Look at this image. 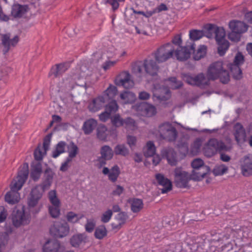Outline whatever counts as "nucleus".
<instances>
[{
	"label": "nucleus",
	"mask_w": 252,
	"mask_h": 252,
	"mask_svg": "<svg viewBox=\"0 0 252 252\" xmlns=\"http://www.w3.org/2000/svg\"><path fill=\"white\" fill-rule=\"evenodd\" d=\"M29 175V165L27 163L23 164L18 171L17 177L10 185V190L5 195V200L9 204H14L20 199L18 191L21 189L27 180Z\"/></svg>",
	"instance_id": "nucleus-1"
},
{
	"label": "nucleus",
	"mask_w": 252,
	"mask_h": 252,
	"mask_svg": "<svg viewBox=\"0 0 252 252\" xmlns=\"http://www.w3.org/2000/svg\"><path fill=\"white\" fill-rule=\"evenodd\" d=\"M207 77L209 80H215L219 79L223 84L229 81L228 71L223 68L222 62L218 61L212 63L208 68Z\"/></svg>",
	"instance_id": "nucleus-2"
},
{
	"label": "nucleus",
	"mask_w": 252,
	"mask_h": 252,
	"mask_svg": "<svg viewBox=\"0 0 252 252\" xmlns=\"http://www.w3.org/2000/svg\"><path fill=\"white\" fill-rule=\"evenodd\" d=\"M158 66L154 60L147 58L143 62H137L135 63L132 67V73L138 77L142 74L143 69L145 72L150 75L154 76L157 74Z\"/></svg>",
	"instance_id": "nucleus-3"
},
{
	"label": "nucleus",
	"mask_w": 252,
	"mask_h": 252,
	"mask_svg": "<svg viewBox=\"0 0 252 252\" xmlns=\"http://www.w3.org/2000/svg\"><path fill=\"white\" fill-rule=\"evenodd\" d=\"M208 30L211 32L215 33L216 40L218 44V53L220 56H223L228 49L229 46V42L225 40V32L224 29L222 27H218L214 25H209Z\"/></svg>",
	"instance_id": "nucleus-4"
},
{
	"label": "nucleus",
	"mask_w": 252,
	"mask_h": 252,
	"mask_svg": "<svg viewBox=\"0 0 252 252\" xmlns=\"http://www.w3.org/2000/svg\"><path fill=\"white\" fill-rule=\"evenodd\" d=\"M44 191L39 186L33 188L28 200V208L30 212L32 214L38 213L42 207L38 205V201L42 197Z\"/></svg>",
	"instance_id": "nucleus-5"
},
{
	"label": "nucleus",
	"mask_w": 252,
	"mask_h": 252,
	"mask_svg": "<svg viewBox=\"0 0 252 252\" xmlns=\"http://www.w3.org/2000/svg\"><path fill=\"white\" fill-rule=\"evenodd\" d=\"M174 45L168 42L158 48L153 55L158 62L163 63L172 58L174 55Z\"/></svg>",
	"instance_id": "nucleus-6"
},
{
	"label": "nucleus",
	"mask_w": 252,
	"mask_h": 252,
	"mask_svg": "<svg viewBox=\"0 0 252 252\" xmlns=\"http://www.w3.org/2000/svg\"><path fill=\"white\" fill-rule=\"evenodd\" d=\"M229 148L221 141L216 138L210 139L205 145L204 153L206 156L211 157L217 152L228 151Z\"/></svg>",
	"instance_id": "nucleus-7"
},
{
	"label": "nucleus",
	"mask_w": 252,
	"mask_h": 252,
	"mask_svg": "<svg viewBox=\"0 0 252 252\" xmlns=\"http://www.w3.org/2000/svg\"><path fill=\"white\" fill-rule=\"evenodd\" d=\"M191 166L193 168L192 179L194 181L203 179L209 170V167L205 165L200 158L194 159L191 162Z\"/></svg>",
	"instance_id": "nucleus-8"
},
{
	"label": "nucleus",
	"mask_w": 252,
	"mask_h": 252,
	"mask_svg": "<svg viewBox=\"0 0 252 252\" xmlns=\"http://www.w3.org/2000/svg\"><path fill=\"white\" fill-rule=\"evenodd\" d=\"M174 182L176 186L180 188H186L189 187V182L192 179L190 175L181 167H177L174 171Z\"/></svg>",
	"instance_id": "nucleus-9"
},
{
	"label": "nucleus",
	"mask_w": 252,
	"mask_h": 252,
	"mask_svg": "<svg viewBox=\"0 0 252 252\" xmlns=\"http://www.w3.org/2000/svg\"><path fill=\"white\" fill-rule=\"evenodd\" d=\"M159 136L168 141H174L177 137V131L174 126L168 122L161 124L158 127Z\"/></svg>",
	"instance_id": "nucleus-10"
},
{
	"label": "nucleus",
	"mask_w": 252,
	"mask_h": 252,
	"mask_svg": "<svg viewBox=\"0 0 252 252\" xmlns=\"http://www.w3.org/2000/svg\"><path fill=\"white\" fill-rule=\"evenodd\" d=\"M132 110L137 115L150 117L157 113L156 107L149 103L141 102L137 103L132 107Z\"/></svg>",
	"instance_id": "nucleus-11"
},
{
	"label": "nucleus",
	"mask_w": 252,
	"mask_h": 252,
	"mask_svg": "<svg viewBox=\"0 0 252 252\" xmlns=\"http://www.w3.org/2000/svg\"><path fill=\"white\" fill-rule=\"evenodd\" d=\"M30 215L26 213L24 207H22L21 210H14L12 215V220L13 225L16 227L21 225L28 224L30 221Z\"/></svg>",
	"instance_id": "nucleus-12"
},
{
	"label": "nucleus",
	"mask_w": 252,
	"mask_h": 252,
	"mask_svg": "<svg viewBox=\"0 0 252 252\" xmlns=\"http://www.w3.org/2000/svg\"><path fill=\"white\" fill-rule=\"evenodd\" d=\"M87 69L86 66L84 65L80 67L79 70L77 68V72L73 74L71 77H68L65 80H63L61 85V88L68 90L72 89L74 87L76 81L84 76V75L81 73L80 71L84 72Z\"/></svg>",
	"instance_id": "nucleus-13"
},
{
	"label": "nucleus",
	"mask_w": 252,
	"mask_h": 252,
	"mask_svg": "<svg viewBox=\"0 0 252 252\" xmlns=\"http://www.w3.org/2000/svg\"><path fill=\"white\" fill-rule=\"evenodd\" d=\"M50 231L54 236L62 238L68 234L69 225L66 222H57L50 228Z\"/></svg>",
	"instance_id": "nucleus-14"
},
{
	"label": "nucleus",
	"mask_w": 252,
	"mask_h": 252,
	"mask_svg": "<svg viewBox=\"0 0 252 252\" xmlns=\"http://www.w3.org/2000/svg\"><path fill=\"white\" fill-rule=\"evenodd\" d=\"M30 10V8L28 4L14 3L11 7V15L14 18H25Z\"/></svg>",
	"instance_id": "nucleus-15"
},
{
	"label": "nucleus",
	"mask_w": 252,
	"mask_h": 252,
	"mask_svg": "<svg viewBox=\"0 0 252 252\" xmlns=\"http://www.w3.org/2000/svg\"><path fill=\"white\" fill-rule=\"evenodd\" d=\"M117 86H121L125 88H130L134 86L133 81L131 79L130 74L127 71H123L117 76L115 80Z\"/></svg>",
	"instance_id": "nucleus-16"
},
{
	"label": "nucleus",
	"mask_w": 252,
	"mask_h": 252,
	"mask_svg": "<svg viewBox=\"0 0 252 252\" xmlns=\"http://www.w3.org/2000/svg\"><path fill=\"white\" fill-rule=\"evenodd\" d=\"M195 47L193 45L190 46L180 47L175 49L174 54L177 59L180 61H185L190 58L191 53L194 51Z\"/></svg>",
	"instance_id": "nucleus-17"
},
{
	"label": "nucleus",
	"mask_w": 252,
	"mask_h": 252,
	"mask_svg": "<svg viewBox=\"0 0 252 252\" xmlns=\"http://www.w3.org/2000/svg\"><path fill=\"white\" fill-rule=\"evenodd\" d=\"M106 101L104 96L99 95L89 102L88 108L91 112H97L104 106Z\"/></svg>",
	"instance_id": "nucleus-18"
},
{
	"label": "nucleus",
	"mask_w": 252,
	"mask_h": 252,
	"mask_svg": "<svg viewBox=\"0 0 252 252\" xmlns=\"http://www.w3.org/2000/svg\"><path fill=\"white\" fill-rule=\"evenodd\" d=\"M89 242V237L85 233L75 234L70 240L71 246L76 248H83Z\"/></svg>",
	"instance_id": "nucleus-19"
},
{
	"label": "nucleus",
	"mask_w": 252,
	"mask_h": 252,
	"mask_svg": "<svg viewBox=\"0 0 252 252\" xmlns=\"http://www.w3.org/2000/svg\"><path fill=\"white\" fill-rule=\"evenodd\" d=\"M170 97L169 90L165 87L158 88L156 86L153 90V99L157 98L159 101H162L168 99Z\"/></svg>",
	"instance_id": "nucleus-20"
},
{
	"label": "nucleus",
	"mask_w": 252,
	"mask_h": 252,
	"mask_svg": "<svg viewBox=\"0 0 252 252\" xmlns=\"http://www.w3.org/2000/svg\"><path fill=\"white\" fill-rule=\"evenodd\" d=\"M54 175L55 173L53 170L50 168H47L44 172V180L42 184L37 186H39L44 191L49 189L52 184Z\"/></svg>",
	"instance_id": "nucleus-21"
},
{
	"label": "nucleus",
	"mask_w": 252,
	"mask_h": 252,
	"mask_svg": "<svg viewBox=\"0 0 252 252\" xmlns=\"http://www.w3.org/2000/svg\"><path fill=\"white\" fill-rule=\"evenodd\" d=\"M155 177L158 184L163 187V188L161 189L162 193H167L172 189V185L171 181L165 178L163 174L160 173L157 174Z\"/></svg>",
	"instance_id": "nucleus-22"
},
{
	"label": "nucleus",
	"mask_w": 252,
	"mask_h": 252,
	"mask_svg": "<svg viewBox=\"0 0 252 252\" xmlns=\"http://www.w3.org/2000/svg\"><path fill=\"white\" fill-rule=\"evenodd\" d=\"M234 136L238 143H242L246 140V133L243 126L239 123H236L234 126Z\"/></svg>",
	"instance_id": "nucleus-23"
},
{
	"label": "nucleus",
	"mask_w": 252,
	"mask_h": 252,
	"mask_svg": "<svg viewBox=\"0 0 252 252\" xmlns=\"http://www.w3.org/2000/svg\"><path fill=\"white\" fill-rule=\"evenodd\" d=\"M102 173L104 175H107L109 179L112 182H115L118 179L120 175V171L119 166L117 165L113 166L110 169L106 167H104L102 170Z\"/></svg>",
	"instance_id": "nucleus-24"
},
{
	"label": "nucleus",
	"mask_w": 252,
	"mask_h": 252,
	"mask_svg": "<svg viewBox=\"0 0 252 252\" xmlns=\"http://www.w3.org/2000/svg\"><path fill=\"white\" fill-rule=\"evenodd\" d=\"M242 173L245 176L252 175V160L247 157H244L241 161Z\"/></svg>",
	"instance_id": "nucleus-25"
},
{
	"label": "nucleus",
	"mask_w": 252,
	"mask_h": 252,
	"mask_svg": "<svg viewBox=\"0 0 252 252\" xmlns=\"http://www.w3.org/2000/svg\"><path fill=\"white\" fill-rule=\"evenodd\" d=\"M229 27L232 31L240 34L246 32L248 30V26L243 22L233 20L229 22Z\"/></svg>",
	"instance_id": "nucleus-26"
},
{
	"label": "nucleus",
	"mask_w": 252,
	"mask_h": 252,
	"mask_svg": "<svg viewBox=\"0 0 252 252\" xmlns=\"http://www.w3.org/2000/svg\"><path fill=\"white\" fill-rule=\"evenodd\" d=\"M162 157L165 158L169 164L172 166L176 165L177 163L176 154L172 148H166L161 152Z\"/></svg>",
	"instance_id": "nucleus-27"
},
{
	"label": "nucleus",
	"mask_w": 252,
	"mask_h": 252,
	"mask_svg": "<svg viewBox=\"0 0 252 252\" xmlns=\"http://www.w3.org/2000/svg\"><path fill=\"white\" fill-rule=\"evenodd\" d=\"M61 248L59 242L56 240H49L43 247L44 252H59Z\"/></svg>",
	"instance_id": "nucleus-28"
},
{
	"label": "nucleus",
	"mask_w": 252,
	"mask_h": 252,
	"mask_svg": "<svg viewBox=\"0 0 252 252\" xmlns=\"http://www.w3.org/2000/svg\"><path fill=\"white\" fill-rule=\"evenodd\" d=\"M127 202L130 204L131 210L133 213L139 212L144 206L143 201L140 199L131 198H129Z\"/></svg>",
	"instance_id": "nucleus-29"
},
{
	"label": "nucleus",
	"mask_w": 252,
	"mask_h": 252,
	"mask_svg": "<svg viewBox=\"0 0 252 252\" xmlns=\"http://www.w3.org/2000/svg\"><path fill=\"white\" fill-rule=\"evenodd\" d=\"M69 67L68 63H63L57 64L51 69L49 74V76L53 75L54 77H57L62 73L65 72Z\"/></svg>",
	"instance_id": "nucleus-30"
},
{
	"label": "nucleus",
	"mask_w": 252,
	"mask_h": 252,
	"mask_svg": "<svg viewBox=\"0 0 252 252\" xmlns=\"http://www.w3.org/2000/svg\"><path fill=\"white\" fill-rule=\"evenodd\" d=\"M42 171V165L40 163H33L31 166V177L33 180L37 181L40 177Z\"/></svg>",
	"instance_id": "nucleus-31"
},
{
	"label": "nucleus",
	"mask_w": 252,
	"mask_h": 252,
	"mask_svg": "<svg viewBox=\"0 0 252 252\" xmlns=\"http://www.w3.org/2000/svg\"><path fill=\"white\" fill-rule=\"evenodd\" d=\"M19 41V37L15 36L12 39H10L9 34H3L2 36V43L4 47L7 48V51L9 49L10 46H15Z\"/></svg>",
	"instance_id": "nucleus-32"
},
{
	"label": "nucleus",
	"mask_w": 252,
	"mask_h": 252,
	"mask_svg": "<svg viewBox=\"0 0 252 252\" xmlns=\"http://www.w3.org/2000/svg\"><path fill=\"white\" fill-rule=\"evenodd\" d=\"M97 124V121L94 119H90L85 121L83 126V130L85 134H89L91 133L95 128Z\"/></svg>",
	"instance_id": "nucleus-33"
},
{
	"label": "nucleus",
	"mask_w": 252,
	"mask_h": 252,
	"mask_svg": "<svg viewBox=\"0 0 252 252\" xmlns=\"http://www.w3.org/2000/svg\"><path fill=\"white\" fill-rule=\"evenodd\" d=\"M120 98L124 103H131L136 99V95L132 92L126 91L120 94Z\"/></svg>",
	"instance_id": "nucleus-34"
},
{
	"label": "nucleus",
	"mask_w": 252,
	"mask_h": 252,
	"mask_svg": "<svg viewBox=\"0 0 252 252\" xmlns=\"http://www.w3.org/2000/svg\"><path fill=\"white\" fill-rule=\"evenodd\" d=\"M100 153L101 157L102 158H104L105 160L111 159L113 156V151L112 148L107 145L102 147Z\"/></svg>",
	"instance_id": "nucleus-35"
},
{
	"label": "nucleus",
	"mask_w": 252,
	"mask_h": 252,
	"mask_svg": "<svg viewBox=\"0 0 252 252\" xmlns=\"http://www.w3.org/2000/svg\"><path fill=\"white\" fill-rule=\"evenodd\" d=\"M84 217L83 214L78 215L75 213L70 211L66 215V219L67 220L72 223H76L79 221V220Z\"/></svg>",
	"instance_id": "nucleus-36"
},
{
	"label": "nucleus",
	"mask_w": 252,
	"mask_h": 252,
	"mask_svg": "<svg viewBox=\"0 0 252 252\" xmlns=\"http://www.w3.org/2000/svg\"><path fill=\"white\" fill-rule=\"evenodd\" d=\"M117 87L114 85H110L109 87L104 92L102 95L106 98V100L113 98L117 93Z\"/></svg>",
	"instance_id": "nucleus-37"
},
{
	"label": "nucleus",
	"mask_w": 252,
	"mask_h": 252,
	"mask_svg": "<svg viewBox=\"0 0 252 252\" xmlns=\"http://www.w3.org/2000/svg\"><path fill=\"white\" fill-rule=\"evenodd\" d=\"M109 133V130L104 125H100L97 127V137L101 140H106Z\"/></svg>",
	"instance_id": "nucleus-38"
},
{
	"label": "nucleus",
	"mask_w": 252,
	"mask_h": 252,
	"mask_svg": "<svg viewBox=\"0 0 252 252\" xmlns=\"http://www.w3.org/2000/svg\"><path fill=\"white\" fill-rule=\"evenodd\" d=\"M67 151L68 153V158L72 159L73 158H75L77 155L79 150L78 148L73 142H71L67 146Z\"/></svg>",
	"instance_id": "nucleus-39"
},
{
	"label": "nucleus",
	"mask_w": 252,
	"mask_h": 252,
	"mask_svg": "<svg viewBox=\"0 0 252 252\" xmlns=\"http://www.w3.org/2000/svg\"><path fill=\"white\" fill-rule=\"evenodd\" d=\"M66 143L63 141L59 142L56 145V149L52 152V157L56 158L61 154L65 152V147Z\"/></svg>",
	"instance_id": "nucleus-40"
},
{
	"label": "nucleus",
	"mask_w": 252,
	"mask_h": 252,
	"mask_svg": "<svg viewBox=\"0 0 252 252\" xmlns=\"http://www.w3.org/2000/svg\"><path fill=\"white\" fill-rule=\"evenodd\" d=\"M144 153L146 157H151L155 154L156 147L152 141H149L147 143Z\"/></svg>",
	"instance_id": "nucleus-41"
},
{
	"label": "nucleus",
	"mask_w": 252,
	"mask_h": 252,
	"mask_svg": "<svg viewBox=\"0 0 252 252\" xmlns=\"http://www.w3.org/2000/svg\"><path fill=\"white\" fill-rule=\"evenodd\" d=\"M48 196L50 202L52 205H61V202L57 196L56 190H50L48 192Z\"/></svg>",
	"instance_id": "nucleus-42"
},
{
	"label": "nucleus",
	"mask_w": 252,
	"mask_h": 252,
	"mask_svg": "<svg viewBox=\"0 0 252 252\" xmlns=\"http://www.w3.org/2000/svg\"><path fill=\"white\" fill-rule=\"evenodd\" d=\"M229 68L234 78L235 79H240L241 78L242 73L239 66L236 65H229Z\"/></svg>",
	"instance_id": "nucleus-43"
},
{
	"label": "nucleus",
	"mask_w": 252,
	"mask_h": 252,
	"mask_svg": "<svg viewBox=\"0 0 252 252\" xmlns=\"http://www.w3.org/2000/svg\"><path fill=\"white\" fill-rule=\"evenodd\" d=\"M207 47L205 45H201L196 52L193 53V58L195 60H199L204 57L206 53Z\"/></svg>",
	"instance_id": "nucleus-44"
},
{
	"label": "nucleus",
	"mask_w": 252,
	"mask_h": 252,
	"mask_svg": "<svg viewBox=\"0 0 252 252\" xmlns=\"http://www.w3.org/2000/svg\"><path fill=\"white\" fill-rule=\"evenodd\" d=\"M195 85L199 87H204L208 85V81L203 73H200L195 76Z\"/></svg>",
	"instance_id": "nucleus-45"
},
{
	"label": "nucleus",
	"mask_w": 252,
	"mask_h": 252,
	"mask_svg": "<svg viewBox=\"0 0 252 252\" xmlns=\"http://www.w3.org/2000/svg\"><path fill=\"white\" fill-rule=\"evenodd\" d=\"M115 153L116 155L126 156L129 153V151L126 146L124 144L117 145L114 149Z\"/></svg>",
	"instance_id": "nucleus-46"
},
{
	"label": "nucleus",
	"mask_w": 252,
	"mask_h": 252,
	"mask_svg": "<svg viewBox=\"0 0 252 252\" xmlns=\"http://www.w3.org/2000/svg\"><path fill=\"white\" fill-rule=\"evenodd\" d=\"M106 235L107 230L104 226H100L97 227L94 232V236L98 239H103Z\"/></svg>",
	"instance_id": "nucleus-47"
},
{
	"label": "nucleus",
	"mask_w": 252,
	"mask_h": 252,
	"mask_svg": "<svg viewBox=\"0 0 252 252\" xmlns=\"http://www.w3.org/2000/svg\"><path fill=\"white\" fill-rule=\"evenodd\" d=\"M189 37L192 40H197L204 36V32L202 31L192 30L189 32Z\"/></svg>",
	"instance_id": "nucleus-48"
},
{
	"label": "nucleus",
	"mask_w": 252,
	"mask_h": 252,
	"mask_svg": "<svg viewBox=\"0 0 252 252\" xmlns=\"http://www.w3.org/2000/svg\"><path fill=\"white\" fill-rule=\"evenodd\" d=\"M8 241V235L7 233L0 234V252H3Z\"/></svg>",
	"instance_id": "nucleus-49"
},
{
	"label": "nucleus",
	"mask_w": 252,
	"mask_h": 252,
	"mask_svg": "<svg viewBox=\"0 0 252 252\" xmlns=\"http://www.w3.org/2000/svg\"><path fill=\"white\" fill-rule=\"evenodd\" d=\"M125 0H103L102 3L106 5L112 6L113 11L117 10L119 7V2H123Z\"/></svg>",
	"instance_id": "nucleus-50"
},
{
	"label": "nucleus",
	"mask_w": 252,
	"mask_h": 252,
	"mask_svg": "<svg viewBox=\"0 0 252 252\" xmlns=\"http://www.w3.org/2000/svg\"><path fill=\"white\" fill-rule=\"evenodd\" d=\"M60 205H50L49 206L48 210L49 213L52 217L54 218H58L60 214Z\"/></svg>",
	"instance_id": "nucleus-51"
},
{
	"label": "nucleus",
	"mask_w": 252,
	"mask_h": 252,
	"mask_svg": "<svg viewBox=\"0 0 252 252\" xmlns=\"http://www.w3.org/2000/svg\"><path fill=\"white\" fill-rule=\"evenodd\" d=\"M111 123L114 126L120 127L124 125V120L119 114H116L111 118Z\"/></svg>",
	"instance_id": "nucleus-52"
},
{
	"label": "nucleus",
	"mask_w": 252,
	"mask_h": 252,
	"mask_svg": "<svg viewBox=\"0 0 252 252\" xmlns=\"http://www.w3.org/2000/svg\"><path fill=\"white\" fill-rule=\"evenodd\" d=\"M118 109V105L115 100L109 102L105 106V110L111 115L115 113Z\"/></svg>",
	"instance_id": "nucleus-53"
},
{
	"label": "nucleus",
	"mask_w": 252,
	"mask_h": 252,
	"mask_svg": "<svg viewBox=\"0 0 252 252\" xmlns=\"http://www.w3.org/2000/svg\"><path fill=\"white\" fill-rule=\"evenodd\" d=\"M228 170L227 166L224 164L216 166L214 170L213 173L215 176L222 175L225 173Z\"/></svg>",
	"instance_id": "nucleus-54"
},
{
	"label": "nucleus",
	"mask_w": 252,
	"mask_h": 252,
	"mask_svg": "<svg viewBox=\"0 0 252 252\" xmlns=\"http://www.w3.org/2000/svg\"><path fill=\"white\" fill-rule=\"evenodd\" d=\"M46 151L42 148L41 146H38L34 152V156L35 160H40L46 154Z\"/></svg>",
	"instance_id": "nucleus-55"
},
{
	"label": "nucleus",
	"mask_w": 252,
	"mask_h": 252,
	"mask_svg": "<svg viewBox=\"0 0 252 252\" xmlns=\"http://www.w3.org/2000/svg\"><path fill=\"white\" fill-rule=\"evenodd\" d=\"M95 221L94 219H87L85 228L87 232L91 233L93 231L95 226Z\"/></svg>",
	"instance_id": "nucleus-56"
},
{
	"label": "nucleus",
	"mask_w": 252,
	"mask_h": 252,
	"mask_svg": "<svg viewBox=\"0 0 252 252\" xmlns=\"http://www.w3.org/2000/svg\"><path fill=\"white\" fill-rule=\"evenodd\" d=\"M169 85L170 88L172 89H177L180 88L183 84L180 81H177L175 77H171L169 78Z\"/></svg>",
	"instance_id": "nucleus-57"
},
{
	"label": "nucleus",
	"mask_w": 252,
	"mask_h": 252,
	"mask_svg": "<svg viewBox=\"0 0 252 252\" xmlns=\"http://www.w3.org/2000/svg\"><path fill=\"white\" fill-rule=\"evenodd\" d=\"M201 146V141L196 139L194 141L191 147V153L193 155H196L200 151Z\"/></svg>",
	"instance_id": "nucleus-58"
},
{
	"label": "nucleus",
	"mask_w": 252,
	"mask_h": 252,
	"mask_svg": "<svg viewBox=\"0 0 252 252\" xmlns=\"http://www.w3.org/2000/svg\"><path fill=\"white\" fill-rule=\"evenodd\" d=\"M124 125L127 129L134 130L136 128L135 122L130 118L124 120Z\"/></svg>",
	"instance_id": "nucleus-59"
},
{
	"label": "nucleus",
	"mask_w": 252,
	"mask_h": 252,
	"mask_svg": "<svg viewBox=\"0 0 252 252\" xmlns=\"http://www.w3.org/2000/svg\"><path fill=\"white\" fill-rule=\"evenodd\" d=\"M244 61V56L240 52H238L235 57L233 63L229 65H236L240 66L243 63Z\"/></svg>",
	"instance_id": "nucleus-60"
},
{
	"label": "nucleus",
	"mask_w": 252,
	"mask_h": 252,
	"mask_svg": "<svg viewBox=\"0 0 252 252\" xmlns=\"http://www.w3.org/2000/svg\"><path fill=\"white\" fill-rule=\"evenodd\" d=\"M112 215V211L110 209L107 210L102 215L101 220L104 223L108 222L110 220Z\"/></svg>",
	"instance_id": "nucleus-61"
},
{
	"label": "nucleus",
	"mask_w": 252,
	"mask_h": 252,
	"mask_svg": "<svg viewBox=\"0 0 252 252\" xmlns=\"http://www.w3.org/2000/svg\"><path fill=\"white\" fill-rule=\"evenodd\" d=\"M182 78L188 84L191 85H195V76H192L189 74H183Z\"/></svg>",
	"instance_id": "nucleus-62"
},
{
	"label": "nucleus",
	"mask_w": 252,
	"mask_h": 252,
	"mask_svg": "<svg viewBox=\"0 0 252 252\" xmlns=\"http://www.w3.org/2000/svg\"><path fill=\"white\" fill-rule=\"evenodd\" d=\"M128 216L125 212H120L116 216V219L119 221L120 224L125 223L127 219Z\"/></svg>",
	"instance_id": "nucleus-63"
},
{
	"label": "nucleus",
	"mask_w": 252,
	"mask_h": 252,
	"mask_svg": "<svg viewBox=\"0 0 252 252\" xmlns=\"http://www.w3.org/2000/svg\"><path fill=\"white\" fill-rule=\"evenodd\" d=\"M240 34L239 33L231 31V32L228 34V37L230 40L237 42L240 39Z\"/></svg>",
	"instance_id": "nucleus-64"
}]
</instances>
